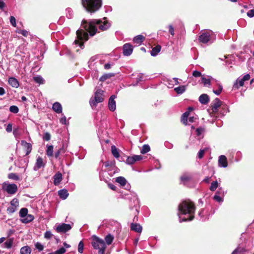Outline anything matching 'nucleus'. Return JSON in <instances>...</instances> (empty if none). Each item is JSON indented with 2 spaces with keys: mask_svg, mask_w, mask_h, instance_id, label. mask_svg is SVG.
Here are the masks:
<instances>
[{
  "mask_svg": "<svg viewBox=\"0 0 254 254\" xmlns=\"http://www.w3.org/2000/svg\"><path fill=\"white\" fill-rule=\"evenodd\" d=\"M221 103L222 102L218 98L215 99L211 104V110L213 113L215 114L217 112L218 108L220 107Z\"/></svg>",
  "mask_w": 254,
  "mask_h": 254,
  "instance_id": "obj_13",
  "label": "nucleus"
},
{
  "mask_svg": "<svg viewBox=\"0 0 254 254\" xmlns=\"http://www.w3.org/2000/svg\"><path fill=\"white\" fill-rule=\"evenodd\" d=\"M31 249L28 246L22 247L20 250V254H31Z\"/></svg>",
  "mask_w": 254,
  "mask_h": 254,
  "instance_id": "obj_31",
  "label": "nucleus"
},
{
  "mask_svg": "<svg viewBox=\"0 0 254 254\" xmlns=\"http://www.w3.org/2000/svg\"><path fill=\"white\" fill-rule=\"evenodd\" d=\"M3 189L9 194H14L17 190V187L15 184H10L3 187Z\"/></svg>",
  "mask_w": 254,
  "mask_h": 254,
  "instance_id": "obj_10",
  "label": "nucleus"
},
{
  "mask_svg": "<svg viewBox=\"0 0 254 254\" xmlns=\"http://www.w3.org/2000/svg\"><path fill=\"white\" fill-rule=\"evenodd\" d=\"M227 160L225 155H220L218 159V166L220 167L226 168L227 167Z\"/></svg>",
  "mask_w": 254,
  "mask_h": 254,
  "instance_id": "obj_17",
  "label": "nucleus"
},
{
  "mask_svg": "<svg viewBox=\"0 0 254 254\" xmlns=\"http://www.w3.org/2000/svg\"><path fill=\"white\" fill-rule=\"evenodd\" d=\"M9 111L12 113L16 114L19 112V109L17 106L12 105L9 107Z\"/></svg>",
  "mask_w": 254,
  "mask_h": 254,
  "instance_id": "obj_49",
  "label": "nucleus"
},
{
  "mask_svg": "<svg viewBox=\"0 0 254 254\" xmlns=\"http://www.w3.org/2000/svg\"><path fill=\"white\" fill-rule=\"evenodd\" d=\"M197 120L198 118L197 116H189L188 118V120H189V122L190 123H195Z\"/></svg>",
  "mask_w": 254,
  "mask_h": 254,
  "instance_id": "obj_56",
  "label": "nucleus"
},
{
  "mask_svg": "<svg viewBox=\"0 0 254 254\" xmlns=\"http://www.w3.org/2000/svg\"><path fill=\"white\" fill-rule=\"evenodd\" d=\"M58 194L61 199H65L69 194L66 189H62L58 191Z\"/></svg>",
  "mask_w": 254,
  "mask_h": 254,
  "instance_id": "obj_25",
  "label": "nucleus"
},
{
  "mask_svg": "<svg viewBox=\"0 0 254 254\" xmlns=\"http://www.w3.org/2000/svg\"><path fill=\"white\" fill-rule=\"evenodd\" d=\"M34 219V216L31 214H27L25 217H24L21 219L22 223L26 224L33 221Z\"/></svg>",
  "mask_w": 254,
  "mask_h": 254,
  "instance_id": "obj_30",
  "label": "nucleus"
},
{
  "mask_svg": "<svg viewBox=\"0 0 254 254\" xmlns=\"http://www.w3.org/2000/svg\"><path fill=\"white\" fill-rule=\"evenodd\" d=\"M112 76H113L112 74L111 73H106L103 75L102 76L100 77L99 80L101 81H104L106 79L110 78Z\"/></svg>",
  "mask_w": 254,
  "mask_h": 254,
  "instance_id": "obj_46",
  "label": "nucleus"
},
{
  "mask_svg": "<svg viewBox=\"0 0 254 254\" xmlns=\"http://www.w3.org/2000/svg\"><path fill=\"white\" fill-rule=\"evenodd\" d=\"M106 248V246L105 245L102 247H100V249H98V254H104Z\"/></svg>",
  "mask_w": 254,
  "mask_h": 254,
  "instance_id": "obj_63",
  "label": "nucleus"
},
{
  "mask_svg": "<svg viewBox=\"0 0 254 254\" xmlns=\"http://www.w3.org/2000/svg\"><path fill=\"white\" fill-rule=\"evenodd\" d=\"M201 81L205 86H209L210 85V79L206 78L204 76L201 77Z\"/></svg>",
  "mask_w": 254,
  "mask_h": 254,
  "instance_id": "obj_40",
  "label": "nucleus"
},
{
  "mask_svg": "<svg viewBox=\"0 0 254 254\" xmlns=\"http://www.w3.org/2000/svg\"><path fill=\"white\" fill-rule=\"evenodd\" d=\"M225 194V192L224 190L222 188H219L218 189V190L215 192V194L219 195V196H221L224 197Z\"/></svg>",
  "mask_w": 254,
  "mask_h": 254,
  "instance_id": "obj_47",
  "label": "nucleus"
},
{
  "mask_svg": "<svg viewBox=\"0 0 254 254\" xmlns=\"http://www.w3.org/2000/svg\"><path fill=\"white\" fill-rule=\"evenodd\" d=\"M192 178V176L190 174L185 173L181 177V181L184 184L190 181Z\"/></svg>",
  "mask_w": 254,
  "mask_h": 254,
  "instance_id": "obj_26",
  "label": "nucleus"
},
{
  "mask_svg": "<svg viewBox=\"0 0 254 254\" xmlns=\"http://www.w3.org/2000/svg\"><path fill=\"white\" fill-rule=\"evenodd\" d=\"M92 239L91 245L94 249L97 250L106 245L104 241L96 235L92 236Z\"/></svg>",
  "mask_w": 254,
  "mask_h": 254,
  "instance_id": "obj_7",
  "label": "nucleus"
},
{
  "mask_svg": "<svg viewBox=\"0 0 254 254\" xmlns=\"http://www.w3.org/2000/svg\"><path fill=\"white\" fill-rule=\"evenodd\" d=\"M193 110V108L192 107H189L188 109V111L185 112L182 116L181 117V122L185 125H188V118L190 115V112Z\"/></svg>",
  "mask_w": 254,
  "mask_h": 254,
  "instance_id": "obj_16",
  "label": "nucleus"
},
{
  "mask_svg": "<svg viewBox=\"0 0 254 254\" xmlns=\"http://www.w3.org/2000/svg\"><path fill=\"white\" fill-rule=\"evenodd\" d=\"M207 150V148L206 147L204 148L203 149H200L198 152L197 157L199 159H201L203 157V155Z\"/></svg>",
  "mask_w": 254,
  "mask_h": 254,
  "instance_id": "obj_48",
  "label": "nucleus"
},
{
  "mask_svg": "<svg viewBox=\"0 0 254 254\" xmlns=\"http://www.w3.org/2000/svg\"><path fill=\"white\" fill-rule=\"evenodd\" d=\"M212 210V208L210 206H207L205 208L201 209L198 212V215L201 220L204 221L208 220L210 216L214 213V212L212 213H210Z\"/></svg>",
  "mask_w": 254,
  "mask_h": 254,
  "instance_id": "obj_6",
  "label": "nucleus"
},
{
  "mask_svg": "<svg viewBox=\"0 0 254 254\" xmlns=\"http://www.w3.org/2000/svg\"><path fill=\"white\" fill-rule=\"evenodd\" d=\"M52 236L53 234L50 231H47L44 234V237L47 239H50Z\"/></svg>",
  "mask_w": 254,
  "mask_h": 254,
  "instance_id": "obj_59",
  "label": "nucleus"
},
{
  "mask_svg": "<svg viewBox=\"0 0 254 254\" xmlns=\"http://www.w3.org/2000/svg\"><path fill=\"white\" fill-rule=\"evenodd\" d=\"M161 49V47L160 45H158L156 46L155 47L152 49V50L150 52V54L152 56L155 57L158 55V54L160 52Z\"/></svg>",
  "mask_w": 254,
  "mask_h": 254,
  "instance_id": "obj_27",
  "label": "nucleus"
},
{
  "mask_svg": "<svg viewBox=\"0 0 254 254\" xmlns=\"http://www.w3.org/2000/svg\"><path fill=\"white\" fill-rule=\"evenodd\" d=\"M14 239L13 238H11L7 240L3 245V248L6 249H10L13 245Z\"/></svg>",
  "mask_w": 254,
  "mask_h": 254,
  "instance_id": "obj_28",
  "label": "nucleus"
},
{
  "mask_svg": "<svg viewBox=\"0 0 254 254\" xmlns=\"http://www.w3.org/2000/svg\"><path fill=\"white\" fill-rule=\"evenodd\" d=\"M135 195L134 196L133 202H134V207L135 208V210L138 212V209L139 208V200L138 198L136 197V194L135 193Z\"/></svg>",
  "mask_w": 254,
  "mask_h": 254,
  "instance_id": "obj_41",
  "label": "nucleus"
},
{
  "mask_svg": "<svg viewBox=\"0 0 254 254\" xmlns=\"http://www.w3.org/2000/svg\"><path fill=\"white\" fill-rule=\"evenodd\" d=\"M204 131V129L202 127L197 128L195 130V134L197 136H200L202 132Z\"/></svg>",
  "mask_w": 254,
  "mask_h": 254,
  "instance_id": "obj_54",
  "label": "nucleus"
},
{
  "mask_svg": "<svg viewBox=\"0 0 254 254\" xmlns=\"http://www.w3.org/2000/svg\"><path fill=\"white\" fill-rule=\"evenodd\" d=\"M144 39L145 38L143 36L141 35H138L134 37L133 41L134 43H136L138 45H141Z\"/></svg>",
  "mask_w": 254,
  "mask_h": 254,
  "instance_id": "obj_29",
  "label": "nucleus"
},
{
  "mask_svg": "<svg viewBox=\"0 0 254 254\" xmlns=\"http://www.w3.org/2000/svg\"><path fill=\"white\" fill-rule=\"evenodd\" d=\"M66 15L68 18H71L73 16V11L70 8L66 9Z\"/></svg>",
  "mask_w": 254,
  "mask_h": 254,
  "instance_id": "obj_51",
  "label": "nucleus"
},
{
  "mask_svg": "<svg viewBox=\"0 0 254 254\" xmlns=\"http://www.w3.org/2000/svg\"><path fill=\"white\" fill-rule=\"evenodd\" d=\"M60 122L63 125H66L67 124L66 117L65 116H63L61 118Z\"/></svg>",
  "mask_w": 254,
  "mask_h": 254,
  "instance_id": "obj_62",
  "label": "nucleus"
},
{
  "mask_svg": "<svg viewBox=\"0 0 254 254\" xmlns=\"http://www.w3.org/2000/svg\"><path fill=\"white\" fill-rule=\"evenodd\" d=\"M35 247L39 251H42L44 249V246L39 242L35 244Z\"/></svg>",
  "mask_w": 254,
  "mask_h": 254,
  "instance_id": "obj_55",
  "label": "nucleus"
},
{
  "mask_svg": "<svg viewBox=\"0 0 254 254\" xmlns=\"http://www.w3.org/2000/svg\"><path fill=\"white\" fill-rule=\"evenodd\" d=\"M250 75L249 73L245 74L242 79L239 80V87L244 86L245 82L249 80L250 79Z\"/></svg>",
  "mask_w": 254,
  "mask_h": 254,
  "instance_id": "obj_32",
  "label": "nucleus"
},
{
  "mask_svg": "<svg viewBox=\"0 0 254 254\" xmlns=\"http://www.w3.org/2000/svg\"><path fill=\"white\" fill-rule=\"evenodd\" d=\"M114 239V236L111 234H108L105 237V241L106 242L105 244H107L108 245H111Z\"/></svg>",
  "mask_w": 254,
  "mask_h": 254,
  "instance_id": "obj_36",
  "label": "nucleus"
},
{
  "mask_svg": "<svg viewBox=\"0 0 254 254\" xmlns=\"http://www.w3.org/2000/svg\"><path fill=\"white\" fill-rule=\"evenodd\" d=\"M198 100L201 104L206 105L209 101V97L207 94H202L199 96Z\"/></svg>",
  "mask_w": 254,
  "mask_h": 254,
  "instance_id": "obj_22",
  "label": "nucleus"
},
{
  "mask_svg": "<svg viewBox=\"0 0 254 254\" xmlns=\"http://www.w3.org/2000/svg\"><path fill=\"white\" fill-rule=\"evenodd\" d=\"M130 229L131 230L137 233H141L142 230V226L139 224L133 223L131 224Z\"/></svg>",
  "mask_w": 254,
  "mask_h": 254,
  "instance_id": "obj_24",
  "label": "nucleus"
},
{
  "mask_svg": "<svg viewBox=\"0 0 254 254\" xmlns=\"http://www.w3.org/2000/svg\"><path fill=\"white\" fill-rule=\"evenodd\" d=\"M150 150V146L148 144H144L143 145L142 148L141 150V153L142 154H145L148 152Z\"/></svg>",
  "mask_w": 254,
  "mask_h": 254,
  "instance_id": "obj_45",
  "label": "nucleus"
},
{
  "mask_svg": "<svg viewBox=\"0 0 254 254\" xmlns=\"http://www.w3.org/2000/svg\"><path fill=\"white\" fill-rule=\"evenodd\" d=\"M215 39L213 32L210 30H202L198 37L200 43L207 45L211 44Z\"/></svg>",
  "mask_w": 254,
  "mask_h": 254,
  "instance_id": "obj_4",
  "label": "nucleus"
},
{
  "mask_svg": "<svg viewBox=\"0 0 254 254\" xmlns=\"http://www.w3.org/2000/svg\"><path fill=\"white\" fill-rule=\"evenodd\" d=\"M66 252L65 249L64 247H62L56 251L50 253L48 254H63Z\"/></svg>",
  "mask_w": 254,
  "mask_h": 254,
  "instance_id": "obj_44",
  "label": "nucleus"
},
{
  "mask_svg": "<svg viewBox=\"0 0 254 254\" xmlns=\"http://www.w3.org/2000/svg\"><path fill=\"white\" fill-rule=\"evenodd\" d=\"M9 20H10V22L11 24L13 27H16V19H15V17L13 16H10Z\"/></svg>",
  "mask_w": 254,
  "mask_h": 254,
  "instance_id": "obj_60",
  "label": "nucleus"
},
{
  "mask_svg": "<svg viewBox=\"0 0 254 254\" xmlns=\"http://www.w3.org/2000/svg\"><path fill=\"white\" fill-rule=\"evenodd\" d=\"M123 54L125 56H130L133 51V47L130 43H126L123 47Z\"/></svg>",
  "mask_w": 254,
  "mask_h": 254,
  "instance_id": "obj_12",
  "label": "nucleus"
},
{
  "mask_svg": "<svg viewBox=\"0 0 254 254\" xmlns=\"http://www.w3.org/2000/svg\"><path fill=\"white\" fill-rule=\"evenodd\" d=\"M186 90V86L181 85L174 88V91L178 94H182Z\"/></svg>",
  "mask_w": 254,
  "mask_h": 254,
  "instance_id": "obj_33",
  "label": "nucleus"
},
{
  "mask_svg": "<svg viewBox=\"0 0 254 254\" xmlns=\"http://www.w3.org/2000/svg\"><path fill=\"white\" fill-rule=\"evenodd\" d=\"M8 84L14 88H18L19 86V83L18 80L14 77H10L8 79Z\"/></svg>",
  "mask_w": 254,
  "mask_h": 254,
  "instance_id": "obj_18",
  "label": "nucleus"
},
{
  "mask_svg": "<svg viewBox=\"0 0 254 254\" xmlns=\"http://www.w3.org/2000/svg\"><path fill=\"white\" fill-rule=\"evenodd\" d=\"M8 178L9 179H12L13 180L17 181L19 180V178L17 175H16L15 173H10L8 174Z\"/></svg>",
  "mask_w": 254,
  "mask_h": 254,
  "instance_id": "obj_50",
  "label": "nucleus"
},
{
  "mask_svg": "<svg viewBox=\"0 0 254 254\" xmlns=\"http://www.w3.org/2000/svg\"><path fill=\"white\" fill-rule=\"evenodd\" d=\"M213 199L214 200L219 203H222L224 201L223 197L216 194H214L213 196Z\"/></svg>",
  "mask_w": 254,
  "mask_h": 254,
  "instance_id": "obj_52",
  "label": "nucleus"
},
{
  "mask_svg": "<svg viewBox=\"0 0 254 254\" xmlns=\"http://www.w3.org/2000/svg\"><path fill=\"white\" fill-rule=\"evenodd\" d=\"M111 151L113 155L116 158L120 157L119 152L115 145H113L111 147Z\"/></svg>",
  "mask_w": 254,
  "mask_h": 254,
  "instance_id": "obj_38",
  "label": "nucleus"
},
{
  "mask_svg": "<svg viewBox=\"0 0 254 254\" xmlns=\"http://www.w3.org/2000/svg\"><path fill=\"white\" fill-rule=\"evenodd\" d=\"M54 178V184L56 186H58L60 184L62 180V174L60 172H58L55 174L53 177Z\"/></svg>",
  "mask_w": 254,
  "mask_h": 254,
  "instance_id": "obj_19",
  "label": "nucleus"
},
{
  "mask_svg": "<svg viewBox=\"0 0 254 254\" xmlns=\"http://www.w3.org/2000/svg\"><path fill=\"white\" fill-rule=\"evenodd\" d=\"M195 206L190 200L182 201L178 206V216L180 223L191 221L194 217Z\"/></svg>",
  "mask_w": 254,
  "mask_h": 254,
  "instance_id": "obj_2",
  "label": "nucleus"
},
{
  "mask_svg": "<svg viewBox=\"0 0 254 254\" xmlns=\"http://www.w3.org/2000/svg\"><path fill=\"white\" fill-rule=\"evenodd\" d=\"M116 98V96L113 95L110 96L109 99L108 107L109 109L112 112L115 111L116 109V101H115Z\"/></svg>",
  "mask_w": 254,
  "mask_h": 254,
  "instance_id": "obj_14",
  "label": "nucleus"
},
{
  "mask_svg": "<svg viewBox=\"0 0 254 254\" xmlns=\"http://www.w3.org/2000/svg\"><path fill=\"white\" fill-rule=\"evenodd\" d=\"M252 247L251 243L249 242H246L244 244H239V254H252L250 252V249Z\"/></svg>",
  "mask_w": 254,
  "mask_h": 254,
  "instance_id": "obj_8",
  "label": "nucleus"
},
{
  "mask_svg": "<svg viewBox=\"0 0 254 254\" xmlns=\"http://www.w3.org/2000/svg\"><path fill=\"white\" fill-rule=\"evenodd\" d=\"M45 165V163H44L43 158L40 156H38L37 158L35 164L33 167V170L36 171L42 167H44Z\"/></svg>",
  "mask_w": 254,
  "mask_h": 254,
  "instance_id": "obj_15",
  "label": "nucleus"
},
{
  "mask_svg": "<svg viewBox=\"0 0 254 254\" xmlns=\"http://www.w3.org/2000/svg\"><path fill=\"white\" fill-rule=\"evenodd\" d=\"M28 214V209L26 208H22L19 211V216L22 218L25 217Z\"/></svg>",
  "mask_w": 254,
  "mask_h": 254,
  "instance_id": "obj_39",
  "label": "nucleus"
},
{
  "mask_svg": "<svg viewBox=\"0 0 254 254\" xmlns=\"http://www.w3.org/2000/svg\"><path fill=\"white\" fill-rule=\"evenodd\" d=\"M142 156L141 155H134L132 156H128L126 160V163L128 165L133 164L135 162L142 159Z\"/></svg>",
  "mask_w": 254,
  "mask_h": 254,
  "instance_id": "obj_11",
  "label": "nucleus"
},
{
  "mask_svg": "<svg viewBox=\"0 0 254 254\" xmlns=\"http://www.w3.org/2000/svg\"><path fill=\"white\" fill-rule=\"evenodd\" d=\"M33 78L34 82L37 83H38L39 84H43L45 83V80L40 75H37L35 76H34Z\"/></svg>",
  "mask_w": 254,
  "mask_h": 254,
  "instance_id": "obj_35",
  "label": "nucleus"
},
{
  "mask_svg": "<svg viewBox=\"0 0 254 254\" xmlns=\"http://www.w3.org/2000/svg\"><path fill=\"white\" fill-rule=\"evenodd\" d=\"M10 204L11 206L16 207L19 205L18 199L16 198L13 199L10 202Z\"/></svg>",
  "mask_w": 254,
  "mask_h": 254,
  "instance_id": "obj_57",
  "label": "nucleus"
},
{
  "mask_svg": "<svg viewBox=\"0 0 254 254\" xmlns=\"http://www.w3.org/2000/svg\"><path fill=\"white\" fill-rule=\"evenodd\" d=\"M110 27V24L106 18H104V21L99 19H93L89 21L83 19L82 21L81 27L76 31L77 39L74 43L78 45L81 49L84 47L83 42L88 40L89 33L90 36H93L97 33V28L102 31L106 30Z\"/></svg>",
  "mask_w": 254,
  "mask_h": 254,
  "instance_id": "obj_1",
  "label": "nucleus"
},
{
  "mask_svg": "<svg viewBox=\"0 0 254 254\" xmlns=\"http://www.w3.org/2000/svg\"><path fill=\"white\" fill-rule=\"evenodd\" d=\"M53 146L47 145L46 150V154L48 157H51L53 155Z\"/></svg>",
  "mask_w": 254,
  "mask_h": 254,
  "instance_id": "obj_37",
  "label": "nucleus"
},
{
  "mask_svg": "<svg viewBox=\"0 0 254 254\" xmlns=\"http://www.w3.org/2000/svg\"><path fill=\"white\" fill-rule=\"evenodd\" d=\"M104 91L101 89H97L95 92L94 97L91 98L90 105L92 109L96 107L97 104L104 101Z\"/></svg>",
  "mask_w": 254,
  "mask_h": 254,
  "instance_id": "obj_5",
  "label": "nucleus"
},
{
  "mask_svg": "<svg viewBox=\"0 0 254 254\" xmlns=\"http://www.w3.org/2000/svg\"><path fill=\"white\" fill-rule=\"evenodd\" d=\"M216 89H213V92L216 95H219L221 93L222 91L223 90V86L222 84L218 82L217 81H216V86H215Z\"/></svg>",
  "mask_w": 254,
  "mask_h": 254,
  "instance_id": "obj_23",
  "label": "nucleus"
},
{
  "mask_svg": "<svg viewBox=\"0 0 254 254\" xmlns=\"http://www.w3.org/2000/svg\"><path fill=\"white\" fill-rule=\"evenodd\" d=\"M218 187V183L217 181H213L211 183V186L209 188V190L211 191H215Z\"/></svg>",
  "mask_w": 254,
  "mask_h": 254,
  "instance_id": "obj_43",
  "label": "nucleus"
},
{
  "mask_svg": "<svg viewBox=\"0 0 254 254\" xmlns=\"http://www.w3.org/2000/svg\"><path fill=\"white\" fill-rule=\"evenodd\" d=\"M56 230L58 233H65L71 229V226L69 224L61 223L55 226Z\"/></svg>",
  "mask_w": 254,
  "mask_h": 254,
  "instance_id": "obj_9",
  "label": "nucleus"
},
{
  "mask_svg": "<svg viewBox=\"0 0 254 254\" xmlns=\"http://www.w3.org/2000/svg\"><path fill=\"white\" fill-rule=\"evenodd\" d=\"M248 16L250 18L254 17V9L249 10L247 13Z\"/></svg>",
  "mask_w": 254,
  "mask_h": 254,
  "instance_id": "obj_64",
  "label": "nucleus"
},
{
  "mask_svg": "<svg viewBox=\"0 0 254 254\" xmlns=\"http://www.w3.org/2000/svg\"><path fill=\"white\" fill-rule=\"evenodd\" d=\"M21 144L22 146H23L24 147H25V148L26 149V155H27L29 154H30V152H31L32 149L31 144L30 143L27 142L25 140H21Z\"/></svg>",
  "mask_w": 254,
  "mask_h": 254,
  "instance_id": "obj_20",
  "label": "nucleus"
},
{
  "mask_svg": "<svg viewBox=\"0 0 254 254\" xmlns=\"http://www.w3.org/2000/svg\"><path fill=\"white\" fill-rule=\"evenodd\" d=\"M19 34L22 35L23 36L26 37L28 35V32L26 30H19L17 31Z\"/></svg>",
  "mask_w": 254,
  "mask_h": 254,
  "instance_id": "obj_61",
  "label": "nucleus"
},
{
  "mask_svg": "<svg viewBox=\"0 0 254 254\" xmlns=\"http://www.w3.org/2000/svg\"><path fill=\"white\" fill-rule=\"evenodd\" d=\"M65 152V149L64 147H61L57 151H56L55 153V157L56 158H58L60 154H63Z\"/></svg>",
  "mask_w": 254,
  "mask_h": 254,
  "instance_id": "obj_42",
  "label": "nucleus"
},
{
  "mask_svg": "<svg viewBox=\"0 0 254 254\" xmlns=\"http://www.w3.org/2000/svg\"><path fill=\"white\" fill-rule=\"evenodd\" d=\"M116 182L118 183L122 187H124L127 184L126 179L123 177H118L116 179Z\"/></svg>",
  "mask_w": 254,
  "mask_h": 254,
  "instance_id": "obj_34",
  "label": "nucleus"
},
{
  "mask_svg": "<svg viewBox=\"0 0 254 254\" xmlns=\"http://www.w3.org/2000/svg\"><path fill=\"white\" fill-rule=\"evenodd\" d=\"M84 8L88 12L94 13L98 10L102 5V0H81Z\"/></svg>",
  "mask_w": 254,
  "mask_h": 254,
  "instance_id": "obj_3",
  "label": "nucleus"
},
{
  "mask_svg": "<svg viewBox=\"0 0 254 254\" xmlns=\"http://www.w3.org/2000/svg\"><path fill=\"white\" fill-rule=\"evenodd\" d=\"M43 139L46 141L50 140L51 139V134L48 132H45L43 135Z\"/></svg>",
  "mask_w": 254,
  "mask_h": 254,
  "instance_id": "obj_58",
  "label": "nucleus"
},
{
  "mask_svg": "<svg viewBox=\"0 0 254 254\" xmlns=\"http://www.w3.org/2000/svg\"><path fill=\"white\" fill-rule=\"evenodd\" d=\"M84 249V244L82 241H80L78 245V252L80 254H82Z\"/></svg>",
  "mask_w": 254,
  "mask_h": 254,
  "instance_id": "obj_53",
  "label": "nucleus"
},
{
  "mask_svg": "<svg viewBox=\"0 0 254 254\" xmlns=\"http://www.w3.org/2000/svg\"><path fill=\"white\" fill-rule=\"evenodd\" d=\"M52 109L57 114H60L62 112V105L58 102H55L52 106Z\"/></svg>",
  "mask_w": 254,
  "mask_h": 254,
  "instance_id": "obj_21",
  "label": "nucleus"
}]
</instances>
